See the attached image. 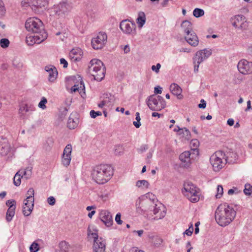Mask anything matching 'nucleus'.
I'll list each match as a JSON object with an SVG mask.
<instances>
[{
  "label": "nucleus",
  "mask_w": 252,
  "mask_h": 252,
  "mask_svg": "<svg viewBox=\"0 0 252 252\" xmlns=\"http://www.w3.org/2000/svg\"><path fill=\"white\" fill-rule=\"evenodd\" d=\"M236 215V212L232 207L227 203H224L217 207L215 211V218L219 225L224 227L233 221Z\"/></svg>",
  "instance_id": "f257e3e1"
},
{
  "label": "nucleus",
  "mask_w": 252,
  "mask_h": 252,
  "mask_svg": "<svg viewBox=\"0 0 252 252\" xmlns=\"http://www.w3.org/2000/svg\"><path fill=\"white\" fill-rule=\"evenodd\" d=\"M113 174V169L108 164H100L96 166L92 171L93 179L98 184L107 183Z\"/></svg>",
  "instance_id": "f03ea898"
},
{
  "label": "nucleus",
  "mask_w": 252,
  "mask_h": 252,
  "mask_svg": "<svg viewBox=\"0 0 252 252\" xmlns=\"http://www.w3.org/2000/svg\"><path fill=\"white\" fill-rule=\"evenodd\" d=\"M88 69L89 73L97 81H101L105 77V67L103 63L98 59H92L90 62Z\"/></svg>",
  "instance_id": "7ed1b4c3"
},
{
  "label": "nucleus",
  "mask_w": 252,
  "mask_h": 252,
  "mask_svg": "<svg viewBox=\"0 0 252 252\" xmlns=\"http://www.w3.org/2000/svg\"><path fill=\"white\" fill-rule=\"evenodd\" d=\"M210 160L213 170L217 172L219 171L226 164L227 157H226L225 154L223 152L219 151L211 156Z\"/></svg>",
  "instance_id": "20e7f679"
},
{
  "label": "nucleus",
  "mask_w": 252,
  "mask_h": 252,
  "mask_svg": "<svg viewBox=\"0 0 252 252\" xmlns=\"http://www.w3.org/2000/svg\"><path fill=\"white\" fill-rule=\"evenodd\" d=\"M25 28L33 34H41L44 31L42 22L38 18L32 17L29 18L25 24Z\"/></svg>",
  "instance_id": "39448f33"
},
{
  "label": "nucleus",
  "mask_w": 252,
  "mask_h": 252,
  "mask_svg": "<svg viewBox=\"0 0 252 252\" xmlns=\"http://www.w3.org/2000/svg\"><path fill=\"white\" fill-rule=\"evenodd\" d=\"M146 103L151 110L159 111L164 109L166 106V102L160 95L152 94L146 99Z\"/></svg>",
  "instance_id": "423d86ee"
},
{
  "label": "nucleus",
  "mask_w": 252,
  "mask_h": 252,
  "mask_svg": "<svg viewBox=\"0 0 252 252\" xmlns=\"http://www.w3.org/2000/svg\"><path fill=\"white\" fill-rule=\"evenodd\" d=\"M199 189L196 188L191 182H187L184 185L183 193L191 202H197L199 200Z\"/></svg>",
  "instance_id": "0eeeda50"
},
{
  "label": "nucleus",
  "mask_w": 252,
  "mask_h": 252,
  "mask_svg": "<svg viewBox=\"0 0 252 252\" xmlns=\"http://www.w3.org/2000/svg\"><path fill=\"white\" fill-rule=\"evenodd\" d=\"M137 211L138 212L152 211L155 207L153 201L145 195L141 196L136 202Z\"/></svg>",
  "instance_id": "6e6552de"
},
{
  "label": "nucleus",
  "mask_w": 252,
  "mask_h": 252,
  "mask_svg": "<svg viewBox=\"0 0 252 252\" xmlns=\"http://www.w3.org/2000/svg\"><path fill=\"white\" fill-rule=\"evenodd\" d=\"M211 54V51L207 49L199 50L196 53L193 58L194 72H198L199 64L208 58Z\"/></svg>",
  "instance_id": "1a4fd4ad"
},
{
  "label": "nucleus",
  "mask_w": 252,
  "mask_h": 252,
  "mask_svg": "<svg viewBox=\"0 0 252 252\" xmlns=\"http://www.w3.org/2000/svg\"><path fill=\"white\" fill-rule=\"evenodd\" d=\"M32 167L29 166L26 169L19 170L13 178V183L15 186L18 187L21 183V178L24 177L26 179H30L32 174Z\"/></svg>",
  "instance_id": "9d476101"
},
{
  "label": "nucleus",
  "mask_w": 252,
  "mask_h": 252,
  "mask_svg": "<svg viewBox=\"0 0 252 252\" xmlns=\"http://www.w3.org/2000/svg\"><path fill=\"white\" fill-rule=\"evenodd\" d=\"M107 35L105 32H99L96 37L92 39V45L94 49L98 50L103 48L106 44Z\"/></svg>",
  "instance_id": "9b49d317"
},
{
  "label": "nucleus",
  "mask_w": 252,
  "mask_h": 252,
  "mask_svg": "<svg viewBox=\"0 0 252 252\" xmlns=\"http://www.w3.org/2000/svg\"><path fill=\"white\" fill-rule=\"evenodd\" d=\"M47 37V34L43 32L41 34H34V35H28L26 37V42L28 45L32 46L34 44H39L44 41Z\"/></svg>",
  "instance_id": "f8f14e48"
},
{
  "label": "nucleus",
  "mask_w": 252,
  "mask_h": 252,
  "mask_svg": "<svg viewBox=\"0 0 252 252\" xmlns=\"http://www.w3.org/2000/svg\"><path fill=\"white\" fill-rule=\"evenodd\" d=\"M72 6L71 3L65 2H60L54 7V11L56 14L62 16L68 13L72 9Z\"/></svg>",
  "instance_id": "ddd939ff"
},
{
  "label": "nucleus",
  "mask_w": 252,
  "mask_h": 252,
  "mask_svg": "<svg viewBox=\"0 0 252 252\" xmlns=\"http://www.w3.org/2000/svg\"><path fill=\"white\" fill-rule=\"evenodd\" d=\"M239 72L244 75L252 73V62L246 60H240L237 65Z\"/></svg>",
  "instance_id": "4468645a"
},
{
  "label": "nucleus",
  "mask_w": 252,
  "mask_h": 252,
  "mask_svg": "<svg viewBox=\"0 0 252 252\" xmlns=\"http://www.w3.org/2000/svg\"><path fill=\"white\" fill-rule=\"evenodd\" d=\"M120 28L126 34H135V24L127 20H123L120 23Z\"/></svg>",
  "instance_id": "2eb2a0df"
},
{
  "label": "nucleus",
  "mask_w": 252,
  "mask_h": 252,
  "mask_svg": "<svg viewBox=\"0 0 252 252\" xmlns=\"http://www.w3.org/2000/svg\"><path fill=\"white\" fill-rule=\"evenodd\" d=\"M32 9L35 13L42 12L48 5L46 0H31Z\"/></svg>",
  "instance_id": "dca6fc26"
},
{
  "label": "nucleus",
  "mask_w": 252,
  "mask_h": 252,
  "mask_svg": "<svg viewBox=\"0 0 252 252\" xmlns=\"http://www.w3.org/2000/svg\"><path fill=\"white\" fill-rule=\"evenodd\" d=\"M99 218L107 227L111 226L113 223L112 216L108 211L101 210L99 213Z\"/></svg>",
  "instance_id": "f3484780"
},
{
  "label": "nucleus",
  "mask_w": 252,
  "mask_h": 252,
  "mask_svg": "<svg viewBox=\"0 0 252 252\" xmlns=\"http://www.w3.org/2000/svg\"><path fill=\"white\" fill-rule=\"evenodd\" d=\"M72 152V146L71 144H67L64 149L63 154L62 156V163L67 167L70 164L71 161V154Z\"/></svg>",
  "instance_id": "a211bd4d"
},
{
  "label": "nucleus",
  "mask_w": 252,
  "mask_h": 252,
  "mask_svg": "<svg viewBox=\"0 0 252 252\" xmlns=\"http://www.w3.org/2000/svg\"><path fill=\"white\" fill-rule=\"evenodd\" d=\"M105 248V240L101 237L94 242L93 246V252H104Z\"/></svg>",
  "instance_id": "6ab92c4d"
},
{
  "label": "nucleus",
  "mask_w": 252,
  "mask_h": 252,
  "mask_svg": "<svg viewBox=\"0 0 252 252\" xmlns=\"http://www.w3.org/2000/svg\"><path fill=\"white\" fill-rule=\"evenodd\" d=\"M30 203V199L26 198L24 200L23 206V213L25 216H29L31 214L34 206V200H32Z\"/></svg>",
  "instance_id": "aec40b11"
},
{
  "label": "nucleus",
  "mask_w": 252,
  "mask_h": 252,
  "mask_svg": "<svg viewBox=\"0 0 252 252\" xmlns=\"http://www.w3.org/2000/svg\"><path fill=\"white\" fill-rule=\"evenodd\" d=\"M45 70L49 74V81L51 82H54L58 76V71L56 68L53 65H49L45 66Z\"/></svg>",
  "instance_id": "412c9836"
},
{
  "label": "nucleus",
  "mask_w": 252,
  "mask_h": 252,
  "mask_svg": "<svg viewBox=\"0 0 252 252\" xmlns=\"http://www.w3.org/2000/svg\"><path fill=\"white\" fill-rule=\"evenodd\" d=\"M83 52L80 48L73 49L69 52V57L74 62L80 61Z\"/></svg>",
  "instance_id": "4be33fe9"
},
{
  "label": "nucleus",
  "mask_w": 252,
  "mask_h": 252,
  "mask_svg": "<svg viewBox=\"0 0 252 252\" xmlns=\"http://www.w3.org/2000/svg\"><path fill=\"white\" fill-rule=\"evenodd\" d=\"M185 39L187 42L192 46L195 47L198 44V39L194 32H192L189 34H187Z\"/></svg>",
  "instance_id": "5701e85b"
},
{
  "label": "nucleus",
  "mask_w": 252,
  "mask_h": 252,
  "mask_svg": "<svg viewBox=\"0 0 252 252\" xmlns=\"http://www.w3.org/2000/svg\"><path fill=\"white\" fill-rule=\"evenodd\" d=\"M71 90L73 92H78L83 98H85L86 96L85 85L82 80L80 81L78 84H75L72 86Z\"/></svg>",
  "instance_id": "b1692460"
},
{
  "label": "nucleus",
  "mask_w": 252,
  "mask_h": 252,
  "mask_svg": "<svg viewBox=\"0 0 252 252\" xmlns=\"http://www.w3.org/2000/svg\"><path fill=\"white\" fill-rule=\"evenodd\" d=\"M10 150V145L6 139L0 141V155L2 156H6Z\"/></svg>",
  "instance_id": "393cba45"
},
{
  "label": "nucleus",
  "mask_w": 252,
  "mask_h": 252,
  "mask_svg": "<svg viewBox=\"0 0 252 252\" xmlns=\"http://www.w3.org/2000/svg\"><path fill=\"white\" fill-rule=\"evenodd\" d=\"M170 90L173 94L177 96L178 99H181L183 98L182 94V89L177 84H172L170 86Z\"/></svg>",
  "instance_id": "a878e982"
},
{
  "label": "nucleus",
  "mask_w": 252,
  "mask_h": 252,
  "mask_svg": "<svg viewBox=\"0 0 252 252\" xmlns=\"http://www.w3.org/2000/svg\"><path fill=\"white\" fill-rule=\"evenodd\" d=\"M78 122V119L76 117L75 114L71 113L68 119L67 126L70 129H74L77 127Z\"/></svg>",
  "instance_id": "bb28decb"
},
{
  "label": "nucleus",
  "mask_w": 252,
  "mask_h": 252,
  "mask_svg": "<svg viewBox=\"0 0 252 252\" xmlns=\"http://www.w3.org/2000/svg\"><path fill=\"white\" fill-rule=\"evenodd\" d=\"M34 110V108L32 106H28L27 104H22L20 105L19 113L20 117L21 119L25 118V114L27 112L32 111Z\"/></svg>",
  "instance_id": "cd10ccee"
},
{
  "label": "nucleus",
  "mask_w": 252,
  "mask_h": 252,
  "mask_svg": "<svg viewBox=\"0 0 252 252\" xmlns=\"http://www.w3.org/2000/svg\"><path fill=\"white\" fill-rule=\"evenodd\" d=\"M190 153L189 151H185L182 153L179 158L180 160L185 163V166H189L190 163Z\"/></svg>",
  "instance_id": "c85d7f7f"
},
{
  "label": "nucleus",
  "mask_w": 252,
  "mask_h": 252,
  "mask_svg": "<svg viewBox=\"0 0 252 252\" xmlns=\"http://www.w3.org/2000/svg\"><path fill=\"white\" fill-rule=\"evenodd\" d=\"M181 27L186 34L194 32L192 31V24L188 20H185L182 22Z\"/></svg>",
  "instance_id": "c756f323"
},
{
  "label": "nucleus",
  "mask_w": 252,
  "mask_h": 252,
  "mask_svg": "<svg viewBox=\"0 0 252 252\" xmlns=\"http://www.w3.org/2000/svg\"><path fill=\"white\" fill-rule=\"evenodd\" d=\"M156 206L157 205L155 204V207L152 210L154 214L156 215L154 219L156 220L161 219L165 216L166 211L164 210L161 211L159 207L157 208Z\"/></svg>",
  "instance_id": "7c9ffc66"
},
{
  "label": "nucleus",
  "mask_w": 252,
  "mask_h": 252,
  "mask_svg": "<svg viewBox=\"0 0 252 252\" xmlns=\"http://www.w3.org/2000/svg\"><path fill=\"white\" fill-rule=\"evenodd\" d=\"M137 24L138 27L142 28L146 22V16L143 12H140L138 13V16L136 19Z\"/></svg>",
  "instance_id": "2f4dec72"
},
{
  "label": "nucleus",
  "mask_w": 252,
  "mask_h": 252,
  "mask_svg": "<svg viewBox=\"0 0 252 252\" xmlns=\"http://www.w3.org/2000/svg\"><path fill=\"white\" fill-rule=\"evenodd\" d=\"M245 19V17L243 15H238L236 16L233 19H232L233 21L232 22V24L233 26L235 28H238L239 24Z\"/></svg>",
  "instance_id": "473e14b6"
},
{
  "label": "nucleus",
  "mask_w": 252,
  "mask_h": 252,
  "mask_svg": "<svg viewBox=\"0 0 252 252\" xmlns=\"http://www.w3.org/2000/svg\"><path fill=\"white\" fill-rule=\"evenodd\" d=\"M181 129L179 135H182L185 140H189L191 138V134L189 130L186 127L182 128Z\"/></svg>",
  "instance_id": "72a5a7b5"
},
{
  "label": "nucleus",
  "mask_w": 252,
  "mask_h": 252,
  "mask_svg": "<svg viewBox=\"0 0 252 252\" xmlns=\"http://www.w3.org/2000/svg\"><path fill=\"white\" fill-rule=\"evenodd\" d=\"M60 250L63 252H67L69 249V244L65 241H62L59 243Z\"/></svg>",
  "instance_id": "f704fd0d"
},
{
  "label": "nucleus",
  "mask_w": 252,
  "mask_h": 252,
  "mask_svg": "<svg viewBox=\"0 0 252 252\" xmlns=\"http://www.w3.org/2000/svg\"><path fill=\"white\" fill-rule=\"evenodd\" d=\"M149 186V184L148 182L145 180H138L136 183V186L138 188L145 187L148 188Z\"/></svg>",
  "instance_id": "c9c22d12"
},
{
  "label": "nucleus",
  "mask_w": 252,
  "mask_h": 252,
  "mask_svg": "<svg viewBox=\"0 0 252 252\" xmlns=\"http://www.w3.org/2000/svg\"><path fill=\"white\" fill-rule=\"evenodd\" d=\"M114 153L116 156L121 155L124 151V148L122 145H116L114 148Z\"/></svg>",
  "instance_id": "e433bc0d"
},
{
  "label": "nucleus",
  "mask_w": 252,
  "mask_h": 252,
  "mask_svg": "<svg viewBox=\"0 0 252 252\" xmlns=\"http://www.w3.org/2000/svg\"><path fill=\"white\" fill-rule=\"evenodd\" d=\"M15 209H8L6 212V219L8 222L10 221L15 214Z\"/></svg>",
  "instance_id": "4c0bfd02"
},
{
  "label": "nucleus",
  "mask_w": 252,
  "mask_h": 252,
  "mask_svg": "<svg viewBox=\"0 0 252 252\" xmlns=\"http://www.w3.org/2000/svg\"><path fill=\"white\" fill-rule=\"evenodd\" d=\"M204 14V11L203 9L196 8L193 11V15L194 17L198 18L202 16Z\"/></svg>",
  "instance_id": "58836bf2"
},
{
  "label": "nucleus",
  "mask_w": 252,
  "mask_h": 252,
  "mask_svg": "<svg viewBox=\"0 0 252 252\" xmlns=\"http://www.w3.org/2000/svg\"><path fill=\"white\" fill-rule=\"evenodd\" d=\"M34 191L33 188H30L27 192V198L30 199V203L32 202V200H34Z\"/></svg>",
  "instance_id": "ea45409f"
},
{
  "label": "nucleus",
  "mask_w": 252,
  "mask_h": 252,
  "mask_svg": "<svg viewBox=\"0 0 252 252\" xmlns=\"http://www.w3.org/2000/svg\"><path fill=\"white\" fill-rule=\"evenodd\" d=\"M6 205L9 207L8 209H16V201L13 199L7 200L6 202Z\"/></svg>",
  "instance_id": "a19ab883"
},
{
  "label": "nucleus",
  "mask_w": 252,
  "mask_h": 252,
  "mask_svg": "<svg viewBox=\"0 0 252 252\" xmlns=\"http://www.w3.org/2000/svg\"><path fill=\"white\" fill-rule=\"evenodd\" d=\"M244 192L246 195H250L252 192V186L249 184H246L245 186Z\"/></svg>",
  "instance_id": "79ce46f5"
},
{
  "label": "nucleus",
  "mask_w": 252,
  "mask_h": 252,
  "mask_svg": "<svg viewBox=\"0 0 252 252\" xmlns=\"http://www.w3.org/2000/svg\"><path fill=\"white\" fill-rule=\"evenodd\" d=\"M0 46L3 48H6L8 47L9 45V41L7 38H2L0 40Z\"/></svg>",
  "instance_id": "37998d69"
},
{
  "label": "nucleus",
  "mask_w": 252,
  "mask_h": 252,
  "mask_svg": "<svg viewBox=\"0 0 252 252\" xmlns=\"http://www.w3.org/2000/svg\"><path fill=\"white\" fill-rule=\"evenodd\" d=\"M136 118L135 119L136 120L137 122H133V125L136 127L139 128L141 126V123L140 122V121L141 120L140 117V114L139 112H136Z\"/></svg>",
  "instance_id": "c03bdc74"
},
{
  "label": "nucleus",
  "mask_w": 252,
  "mask_h": 252,
  "mask_svg": "<svg viewBox=\"0 0 252 252\" xmlns=\"http://www.w3.org/2000/svg\"><path fill=\"white\" fill-rule=\"evenodd\" d=\"M248 28V23L245 19L241 22V23H240V25L239 26L238 29L241 30V31H245V30H247Z\"/></svg>",
  "instance_id": "a18cd8bd"
},
{
  "label": "nucleus",
  "mask_w": 252,
  "mask_h": 252,
  "mask_svg": "<svg viewBox=\"0 0 252 252\" xmlns=\"http://www.w3.org/2000/svg\"><path fill=\"white\" fill-rule=\"evenodd\" d=\"M31 252H37L39 250V246L38 243L33 242L30 246Z\"/></svg>",
  "instance_id": "49530a36"
},
{
  "label": "nucleus",
  "mask_w": 252,
  "mask_h": 252,
  "mask_svg": "<svg viewBox=\"0 0 252 252\" xmlns=\"http://www.w3.org/2000/svg\"><path fill=\"white\" fill-rule=\"evenodd\" d=\"M223 193V189L222 186L219 185L217 187V193L216 194V197L217 198H220Z\"/></svg>",
  "instance_id": "de8ad7c7"
},
{
  "label": "nucleus",
  "mask_w": 252,
  "mask_h": 252,
  "mask_svg": "<svg viewBox=\"0 0 252 252\" xmlns=\"http://www.w3.org/2000/svg\"><path fill=\"white\" fill-rule=\"evenodd\" d=\"M47 102V100L46 98L44 97H43L38 104V107L42 109H45L46 108L45 104Z\"/></svg>",
  "instance_id": "09e8293b"
},
{
  "label": "nucleus",
  "mask_w": 252,
  "mask_h": 252,
  "mask_svg": "<svg viewBox=\"0 0 252 252\" xmlns=\"http://www.w3.org/2000/svg\"><path fill=\"white\" fill-rule=\"evenodd\" d=\"M90 116L93 118H95L97 116H101L102 115L101 112L100 111L95 112L94 110H91L90 111Z\"/></svg>",
  "instance_id": "8fccbe9b"
},
{
  "label": "nucleus",
  "mask_w": 252,
  "mask_h": 252,
  "mask_svg": "<svg viewBox=\"0 0 252 252\" xmlns=\"http://www.w3.org/2000/svg\"><path fill=\"white\" fill-rule=\"evenodd\" d=\"M193 228L192 224H191L189 229H187L184 232V234H186L188 236H191L192 234Z\"/></svg>",
  "instance_id": "3c124183"
},
{
  "label": "nucleus",
  "mask_w": 252,
  "mask_h": 252,
  "mask_svg": "<svg viewBox=\"0 0 252 252\" xmlns=\"http://www.w3.org/2000/svg\"><path fill=\"white\" fill-rule=\"evenodd\" d=\"M190 145L194 149H196L198 147L199 142L197 139H192L190 142Z\"/></svg>",
  "instance_id": "603ef678"
},
{
  "label": "nucleus",
  "mask_w": 252,
  "mask_h": 252,
  "mask_svg": "<svg viewBox=\"0 0 252 252\" xmlns=\"http://www.w3.org/2000/svg\"><path fill=\"white\" fill-rule=\"evenodd\" d=\"M32 0H23L21 2V5L23 7H27L30 6L32 7Z\"/></svg>",
  "instance_id": "864d4df0"
},
{
  "label": "nucleus",
  "mask_w": 252,
  "mask_h": 252,
  "mask_svg": "<svg viewBox=\"0 0 252 252\" xmlns=\"http://www.w3.org/2000/svg\"><path fill=\"white\" fill-rule=\"evenodd\" d=\"M93 230L94 231V232H92L91 233V236H92V237L94 238V241H96L99 238H98V234L97 232V231L95 229H93Z\"/></svg>",
  "instance_id": "5fc2aeb1"
},
{
  "label": "nucleus",
  "mask_w": 252,
  "mask_h": 252,
  "mask_svg": "<svg viewBox=\"0 0 252 252\" xmlns=\"http://www.w3.org/2000/svg\"><path fill=\"white\" fill-rule=\"evenodd\" d=\"M121 214L120 213L117 214L115 217V221L118 224H121L123 223V221L121 220Z\"/></svg>",
  "instance_id": "6e6d98bb"
},
{
  "label": "nucleus",
  "mask_w": 252,
  "mask_h": 252,
  "mask_svg": "<svg viewBox=\"0 0 252 252\" xmlns=\"http://www.w3.org/2000/svg\"><path fill=\"white\" fill-rule=\"evenodd\" d=\"M161 67V65L159 63L157 64L156 65L152 66V70L155 71L156 73H158L159 71V69Z\"/></svg>",
  "instance_id": "4d7b16f0"
},
{
  "label": "nucleus",
  "mask_w": 252,
  "mask_h": 252,
  "mask_svg": "<svg viewBox=\"0 0 252 252\" xmlns=\"http://www.w3.org/2000/svg\"><path fill=\"white\" fill-rule=\"evenodd\" d=\"M47 202L50 205H54L56 202V199L53 196H50L47 198Z\"/></svg>",
  "instance_id": "13d9d810"
},
{
  "label": "nucleus",
  "mask_w": 252,
  "mask_h": 252,
  "mask_svg": "<svg viewBox=\"0 0 252 252\" xmlns=\"http://www.w3.org/2000/svg\"><path fill=\"white\" fill-rule=\"evenodd\" d=\"M106 97L105 99H107V102H108V103L106 104V105H110L111 104V100L113 99V96L110 94H106Z\"/></svg>",
  "instance_id": "bf43d9fd"
},
{
  "label": "nucleus",
  "mask_w": 252,
  "mask_h": 252,
  "mask_svg": "<svg viewBox=\"0 0 252 252\" xmlns=\"http://www.w3.org/2000/svg\"><path fill=\"white\" fill-rule=\"evenodd\" d=\"M200 103L198 105V107L199 108L204 109L206 106V101L204 99H201L200 101Z\"/></svg>",
  "instance_id": "052dcab7"
},
{
  "label": "nucleus",
  "mask_w": 252,
  "mask_h": 252,
  "mask_svg": "<svg viewBox=\"0 0 252 252\" xmlns=\"http://www.w3.org/2000/svg\"><path fill=\"white\" fill-rule=\"evenodd\" d=\"M148 149V146L146 145H143L140 147V148L138 149V152L139 153H143L146 151Z\"/></svg>",
  "instance_id": "680f3d73"
},
{
  "label": "nucleus",
  "mask_w": 252,
  "mask_h": 252,
  "mask_svg": "<svg viewBox=\"0 0 252 252\" xmlns=\"http://www.w3.org/2000/svg\"><path fill=\"white\" fill-rule=\"evenodd\" d=\"M161 88L159 86H157L154 89V93L156 94H161L162 93Z\"/></svg>",
  "instance_id": "e2e57ef3"
},
{
  "label": "nucleus",
  "mask_w": 252,
  "mask_h": 252,
  "mask_svg": "<svg viewBox=\"0 0 252 252\" xmlns=\"http://www.w3.org/2000/svg\"><path fill=\"white\" fill-rule=\"evenodd\" d=\"M5 11V8L3 5L2 1L0 0V14H3Z\"/></svg>",
  "instance_id": "0e129e2a"
},
{
  "label": "nucleus",
  "mask_w": 252,
  "mask_h": 252,
  "mask_svg": "<svg viewBox=\"0 0 252 252\" xmlns=\"http://www.w3.org/2000/svg\"><path fill=\"white\" fill-rule=\"evenodd\" d=\"M60 63L61 64H63V65L64 68H66L67 67L68 63L67 61L63 58H62L60 59Z\"/></svg>",
  "instance_id": "69168bd1"
},
{
  "label": "nucleus",
  "mask_w": 252,
  "mask_h": 252,
  "mask_svg": "<svg viewBox=\"0 0 252 252\" xmlns=\"http://www.w3.org/2000/svg\"><path fill=\"white\" fill-rule=\"evenodd\" d=\"M108 103L107 99H104L99 104H98V107L102 108L104 105H106Z\"/></svg>",
  "instance_id": "338daca9"
},
{
  "label": "nucleus",
  "mask_w": 252,
  "mask_h": 252,
  "mask_svg": "<svg viewBox=\"0 0 252 252\" xmlns=\"http://www.w3.org/2000/svg\"><path fill=\"white\" fill-rule=\"evenodd\" d=\"M94 229L93 227H91L90 225L88 226V229H87V233H88V236L89 237L91 236V233L92 232H94L93 230Z\"/></svg>",
  "instance_id": "774afa93"
}]
</instances>
